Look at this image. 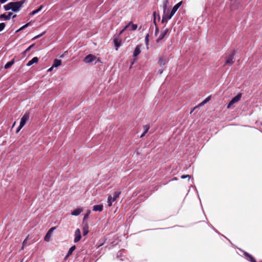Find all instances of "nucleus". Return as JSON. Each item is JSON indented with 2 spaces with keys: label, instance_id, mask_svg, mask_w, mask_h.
<instances>
[{
  "label": "nucleus",
  "instance_id": "c9c22d12",
  "mask_svg": "<svg viewBox=\"0 0 262 262\" xmlns=\"http://www.w3.org/2000/svg\"><path fill=\"white\" fill-rule=\"evenodd\" d=\"M29 238V235H28L26 238L25 239V240L23 241V245H25V244L26 245V243L27 242V241H28Z\"/></svg>",
  "mask_w": 262,
  "mask_h": 262
},
{
  "label": "nucleus",
  "instance_id": "72a5a7b5",
  "mask_svg": "<svg viewBox=\"0 0 262 262\" xmlns=\"http://www.w3.org/2000/svg\"><path fill=\"white\" fill-rule=\"evenodd\" d=\"M186 178H188L189 179L190 178V176L189 175H183V176H181V178L184 179H185Z\"/></svg>",
  "mask_w": 262,
  "mask_h": 262
},
{
  "label": "nucleus",
  "instance_id": "4be33fe9",
  "mask_svg": "<svg viewBox=\"0 0 262 262\" xmlns=\"http://www.w3.org/2000/svg\"><path fill=\"white\" fill-rule=\"evenodd\" d=\"M245 255L246 256V259L251 261V262H256L255 260L254 259V258L251 255H249L248 253L245 252L244 253Z\"/></svg>",
  "mask_w": 262,
  "mask_h": 262
},
{
  "label": "nucleus",
  "instance_id": "37998d69",
  "mask_svg": "<svg viewBox=\"0 0 262 262\" xmlns=\"http://www.w3.org/2000/svg\"><path fill=\"white\" fill-rule=\"evenodd\" d=\"M126 29H124V28L120 32V34L122 33Z\"/></svg>",
  "mask_w": 262,
  "mask_h": 262
},
{
  "label": "nucleus",
  "instance_id": "7c9ffc66",
  "mask_svg": "<svg viewBox=\"0 0 262 262\" xmlns=\"http://www.w3.org/2000/svg\"><path fill=\"white\" fill-rule=\"evenodd\" d=\"M90 213H91V210H88L86 213L84 215L83 219L84 220L86 219L88 217V216H89V215L90 214Z\"/></svg>",
  "mask_w": 262,
  "mask_h": 262
},
{
  "label": "nucleus",
  "instance_id": "a18cd8bd",
  "mask_svg": "<svg viewBox=\"0 0 262 262\" xmlns=\"http://www.w3.org/2000/svg\"><path fill=\"white\" fill-rule=\"evenodd\" d=\"M27 52H26V50L23 52L24 54H25Z\"/></svg>",
  "mask_w": 262,
  "mask_h": 262
},
{
  "label": "nucleus",
  "instance_id": "c756f323",
  "mask_svg": "<svg viewBox=\"0 0 262 262\" xmlns=\"http://www.w3.org/2000/svg\"><path fill=\"white\" fill-rule=\"evenodd\" d=\"M5 26L6 25L5 23H0V31H3L4 29Z\"/></svg>",
  "mask_w": 262,
  "mask_h": 262
},
{
  "label": "nucleus",
  "instance_id": "58836bf2",
  "mask_svg": "<svg viewBox=\"0 0 262 262\" xmlns=\"http://www.w3.org/2000/svg\"><path fill=\"white\" fill-rule=\"evenodd\" d=\"M53 68H54V67H53V66H52V67L51 68H50L48 70V72H51L53 70Z\"/></svg>",
  "mask_w": 262,
  "mask_h": 262
},
{
  "label": "nucleus",
  "instance_id": "39448f33",
  "mask_svg": "<svg viewBox=\"0 0 262 262\" xmlns=\"http://www.w3.org/2000/svg\"><path fill=\"white\" fill-rule=\"evenodd\" d=\"M241 96L242 95L241 94H238L234 98H233L232 100L229 102L227 105V108H230L233 104L239 101L241 99Z\"/></svg>",
  "mask_w": 262,
  "mask_h": 262
},
{
  "label": "nucleus",
  "instance_id": "9d476101",
  "mask_svg": "<svg viewBox=\"0 0 262 262\" xmlns=\"http://www.w3.org/2000/svg\"><path fill=\"white\" fill-rule=\"evenodd\" d=\"M168 30V29L166 28L162 30L160 34L159 35L158 39H157V42L159 41L160 40L162 39L165 35L167 34Z\"/></svg>",
  "mask_w": 262,
  "mask_h": 262
},
{
  "label": "nucleus",
  "instance_id": "ea45409f",
  "mask_svg": "<svg viewBox=\"0 0 262 262\" xmlns=\"http://www.w3.org/2000/svg\"><path fill=\"white\" fill-rule=\"evenodd\" d=\"M158 73H159L160 74H162V73L163 72V69H160L158 70Z\"/></svg>",
  "mask_w": 262,
  "mask_h": 262
},
{
  "label": "nucleus",
  "instance_id": "b1692460",
  "mask_svg": "<svg viewBox=\"0 0 262 262\" xmlns=\"http://www.w3.org/2000/svg\"><path fill=\"white\" fill-rule=\"evenodd\" d=\"M89 233V227L87 225H85L83 227V235H86Z\"/></svg>",
  "mask_w": 262,
  "mask_h": 262
},
{
  "label": "nucleus",
  "instance_id": "ddd939ff",
  "mask_svg": "<svg viewBox=\"0 0 262 262\" xmlns=\"http://www.w3.org/2000/svg\"><path fill=\"white\" fill-rule=\"evenodd\" d=\"M182 4V2L181 1L173 6L172 9L171 10V11L172 12V15H173L175 14V13L177 12L178 9L181 6Z\"/></svg>",
  "mask_w": 262,
  "mask_h": 262
},
{
  "label": "nucleus",
  "instance_id": "bb28decb",
  "mask_svg": "<svg viewBox=\"0 0 262 262\" xmlns=\"http://www.w3.org/2000/svg\"><path fill=\"white\" fill-rule=\"evenodd\" d=\"M30 25V23H28L27 24H26V25H24L23 26H22L21 28H20L17 31V32H18L19 31H21V30H24V29H25L26 28H27V27H28Z\"/></svg>",
  "mask_w": 262,
  "mask_h": 262
},
{
  "label": "nucleus",
  "instance_id": "c03bdc74",
  "mask_svg": "<svg viewBox=\"0 0 262 262\" xmlns=\"http://www.w3.org/2000/svg\"><path fill=\"white\" fill-rule=\"evenodd\" d=\"M153 14H154V17L155 18L156 17V12H154Z\"/></svg>",
  "mask_w": 262,
  "mask_h": 262
},
{
  "label": "nucleus",
  "instance_id": "6ab92c4d",
  "mask_svg": "<svg viewBox=\"0 0 262 262\" xmlns=\"http://www.w3.org/2000/svg\"><path fill=\"white\" fill-rule=\"evenodd\" d=\"M93 211H101L103 210L102 205H96L93 206Z\"/></svg>",
  "mask_w": 262,
  "mask_h": 262
},
{
  "label": "nucleus",
  "instance_id": "49530a36",
  "mask_svg": "<svg viewBox=\"0 0 262 262\" xmlns=\"http://www.w3.org/2000/svg\"><path fill=\"white\" fill-rule=\"evenodd\" d=\"M16 15H14L12 16V17H13V18H14V17H16Z\"/></svg>",
  "mask_w": 262,
  "mask_h": 262
},
{
  "label": "nucleus",
  "instance_id": "2f4dec72",
  "mask_svg": "<svg viewBox=\"0 0 262 262\" xmlns=\"http://www.w3.org/2000/svg\"><path fill=\"white\" fill-rule=\"evenodd\" d=\"M55 229V227H52V228H50L47 232L48 233H49L50 234H52Z\"/></svg>",
  "mask_w": 262,
  "mask_h": 262
},
{
  "label": "nucleus",
  "instance_id": "e433bc0d",
  "mask_svg": "<svg viewBox=\"0 0 262 262\" xmlns=\"http://www.w3.org/2000/svg\"><path fill=\"white\" fill-rule=\"evenodd\" d=\"M22 128H23V127H20V124H19V126H18V127L17 129L16 130V133H18Z\"/></svg>",
  "mask_w": 262,
  "mask_h": 262
},
{
  "label": "nucleus",
  "instance_id": "de8ad7c7",
  "mask_svg": "<svg viewBox=\"0 0 262 262\" xmlns=\"http://www.w3.org/2000/svg\"><path fill=\"white\" fill-rule=\"evenodd\" d=\"M157 32H158V29H157L156 30V34L157 33Z\"/></svg>",
  "mask_w": 262,
  "mask_h": 262
},
{
  "label": "nucleus",
  "instance_id": "0eeeda50",
  "mask_svg": "<svg viewBox=\"0 0 262 262\" xmlns=\"http://www.w3.org/2000/svg\"><path fill=\"white\" fill-rule=\"evenodd\" d=\"M81 238V231L79 229H77L75 231L74 239L75 243L78 242Z\"/></svg>",
  "mask_w": 262,
  "mask_h": 262
},
{
  "label": "nucleus",
  "instance_id": "a19ab883",
  "mask_svg": "<svg viewBox=\"0 0 262 262\" xmlns=\"http://www.w3.org/2000/svg\"><path fill=\"white\" fill-rule=\"evenodd\" d=\"M145 134H144V132H143V133L141 134V135L140 136V138H142V137H143L145 136Z\"/></svg>",
  "mask_w": 262,
  "mask_h": 262
},
{
  "label": "nucleus",
  "instance_id": "dca6fc26",
  "mask_svg": "<svg viewBox=\"0 0 262 262\" xmlns=\"http://www.w3.org/2000/svg\"><path fill=\"white\" fill-rule=\"evenodd\" d=\"M140 53H141V46L138 45L136 46V47L134 50V52L133 53L134 57L137 56Z\"/></svg>",
  "mask_w": 262,
  "mask_h": 262
},
{
  "label": "nucleus",
  "instance_id": "412c9836",
  "mask_svg": "<svg viewBox=\"0 0 262 262\" xmlns=\"http://www.w3.org/2000/svg\"><path fill=\"white\" fill-rule=\"evenodd\" d=\"M211 99V96L207 97L205 100H204L202 102H201L199 105H198V107L202 106L205 104L209 102Z\"/></svg>",
  "mask_w": 262,
  "mask_h": 262
},
{
  "label": "nucleus",
  "instance_id": "9b49d317",
  "mask_svg": "<svg viewBox=\"0 0 262 262\" xmlns=\"http://www.w3.org/2000/svg\"><path fill=\"white\" fill-rule=\"evenodd\" d=\"M83 211L82 208H77L74 209L72 212L71 215L74 216L79 215Z\"/></svg>",
  "mask_w": 262,
  "mask_h": 262
},
{
  "label": "nucleus",
  "instance_id": "f257e3e1",
  "mask_svg": "<svg viewBox=\"0 0 262 262\" xmlns=\"http://www.w3.org/2000/svg\"><path fill=\"white\" fill-rule=\"evenodd\" d=\"M163 10L162 23H164L170 19L173 16L171 9L169 8V2L167 0H165L163 3Z\"/></svg>",
  "mask_w": 262,
  "mask_h": 262
},
{
  "label": "nucleus",
  "instance_id": "5701e85b",
  "mask_svg": "<svg viewBox=\"0 0 262 262\" xmlns=\"http://www.w3.org/2000/svg\"><path fill=\"white\" fill-rule=\"evenodd\" d=\"M75 249H76V246H72L69 249V251L68 252L67 255H66V257H68V256L71 255L72 254L73 252L75 250Z\"/></svg>",
  "mask_w": 262,
  "mask_h": 262
},
{
  "label": "nucleus",
  "instance_id": "cd10ccee",
  "mask_svg": "<svg viewBox=\"0 0 262 262\" xmlns=\"http://www.w3.org/2000/svg\"><path fill=\"white\" fill-rule=\"evenodd\" d=\"M143 129H144V134H146L149 129V125H145L143 126Z\"/></svg>",
  "mask_w": 262,
  "mask_h": 262
},
{
  "label": "nucleus",
  "instance_id": "aec40b11",
  "mask_svg": "<svg viewBox=\"0 0 262 262\" xmlns=\"http://www.w3.org/2000/svg\"><path fill=\"white\" fill-rule=\"evenodd\" d=\"M43 8V5H41L39 6V7L36 9V10H35L34 11H33L32 12H31L29 15L30 16H33V15H34L35 14H37V13H38L39 12H40L42 9Z\"/></svg>",
  "mask_w": 262,
  "mask_h": 262
},
{
  "label": "nucleus",
  "instance_id": "a878e982",
  "mask_svg": "<svg viewBox=\"0 0 262 262\" xmlns=\"http://www.w3.org/2000/svg\"><path fill=\"white\" fill-rule=\"evenodd\" d=\"M51 235L52 234H50L47 232L45 236V241L46 242H49L51 239Z\"/></svg>",
  "mask_w": 262,
  "mask_h": 262
},
{
  "label": "nucleus",
  "instance_id": "f8f14e48",
  "mask_svg": "<svg viewBox=\"0 0 262 262\" xmlns=\"http://www.w3.org/2000/svg\"><path fill=\"white\" fill-rule=\"evenodd\" d=\"M182 4V2L181 1L173 6L172 9L171 10V11L172 12V15H173L175 14V13L177 12L178 9L181 6Z\"/></svg>",
  "mask_w": 262,
  "mask_h": 262
},
{
  "label": "nucleus",
  "instance_id": "423d86ee",
  "mask_svg": "<svg viewBox=\"0 0 262 262\" xmlns=\"http://www.w3.org/2000/svg\"><path fill=\"white\" fill-rule=\"evenodd\" d=\"M96 59V57L92 54H89L84 59L83 61L86 63H90Z\"/></svg>",
  "mask_w": 262,
  "mask_h": 262
},
{
  "label": "nucleus",
  "instance_id": "f704fd0d",
  "mask_svg": "<svg viewBox=\"0 0 262 262\" xmlns=\"http://www.w3.org/2000/svg\"><path fill=\"white\" fill-rule=\"evenodd\" d=\"M34 46V45H31L30 46H29L26 50V52H28L29 51H30L32 48Z\"/></svg>",
  "mask_w": 262,
  "mask_h": 262
},
{
  "label": "nucleus",
  "instance_id": "79ce46f5",
  "mask_svg": "<svg viewBox=\"0 0 262 262\" xmlns=\"http://www.w3.org/2000/svg\"><path fill=\"white\" fill-rule=\"evenodd\" d=\"M27 246L25 244V245H22V247H21V249L23 250L24 249V248Z\"/></svg>",
  "mask_w": 262,
  "mask_h": 262
},
{
  "label": "nucleus",
  "instance_id": "20e7f679",
  "mask_svg": "<svg viewBox=\"0 0 262 262\" xmlns=\"http://www.w3.org/2000/svg\"><path fill=\"white\" fill-rule=\"evenodd\" d=\"M30 117V113L26 112L20 119V127H23L26 124V122L28 121Z\"/></svg>",
  "mask_w": 262,
  "mask_h": 262
},
{
  "label": "nucleus",
  "instance_id": "c85d7f7f",
  "mask_svg": "<svg viewBox=\"0 0 262 262\" xmlns=\"http://www.w3.org/2000/svg\"><path fill=\"white\" fill-rule=\"evenodd\" d=\"M114 44H115V46H116V50H118V48L120 46V42H119L118 40H117V39H115L114 40Z\"/></svg>",
  "mask_w": 262,
  "mask_h": 262
},
{
  "label": "nucleus",
  "instance_id": "473e14b6",
  "mask_svg": "<svg viewBox=\"0 0 262 262\" xmlns=\"http://www.w3.org/2000/svg\"><path fill=\"white\" fill-rule=\"evenodd\" d=\"M45 32H44L42 33L41 34H40L35 36L33 39H37V38L41 37V36H42L45 34Z\"/></svg>",
  "mask_w": 262,
  "mask_h": 262
},
{
  "label": "nucleus",
  "instance_id": "4468645a",
  "mask_svg": "<svg viewBox=\"0 0 262 262\" xmlns=\"http://www.w3.org/2000/svg\"><path fill=\"white\" fill-rule=\"evenodd\" d=\"M167 62V59L165 57H161L159 58L158 61V64L160 66L165 65Z\"/></svg>",
  "mask_w": 262,
  "mask_h": 262
},
{
  "label": "nucleus",
  "instance_id": "7ed1b4c3",
  "mask_svg": "<svg viewBox=\"0 0 262 262\" xmlns=\"http://www.w3.org/2000/svg\"><path fill=\"white\" fill-rule=\"evenodd\" d=\"M120 194L121 192L120 191H116L114 193L113 196L109 195L107 201V205L109 207L112 206L113 202H114L117 199L119 198Z\"/></svg>",
  "mask_w": 262,
  "mask_h": 262
},
{
  "label": "nucleus",
  "instance_id": "6e6552de",
  "mask_svg": "<svg viewBox=\"0 0 262 262\" xmlns=\"http://www.w3.org/2000/svg\"><path fill=\"white\" fill-rule=\"evenodd\" d=\"M235 53L234 52L231 54L227 58V60L225 62V64H229L232 65L234 63V56Z\"/></svg>",
  "mask_w": 262,
  "mask_h": 262
},
{
  "label": "nucleus",
  "instance_id": "a211bd4d",
  "mask_svg": "<svg viewBox=\"0 0 262 262\" xmlns=\"http://www.w3.org/2000/svg\"><path fill=\"white\" fill-rule=\"evenodd\" d=\"M38 61V58L37 57H35L33 58L31 60H30L27 64V66L29 67L32 66L33 64L35 63H37Z\"/></svg>",
  "mask_w": 262,
  "mask_h": 262
},
{
  "label": "nucleus",
  "instance_id": "393cba45",
  "mask_svg": "<svg viewBox=\"0 0 262 262\" xmlns=\"http://www.w3.org/2000/svg\"><path fill=\"white\" fill-rule=\"evenodd\" d=\"M14 63V60L8 62L5 66V69H8L11 67Z\"/></svg>",
  "mask_w": 262,
  "mask_h": 262
},
{
  "label": "nucleus",
  "instance_id": "4c0bfd02",
  "mask_svg": "<svg viewBox=\"0 0 262 262\" xmlns=\"http://www.w3.org/2000/svg\"><path fill=\"white\" fill-rule=\"evenodd\" d=\"M145 41H146V44L147 45L148 41V34L145 37Z\"/></svg>",
  "mask_w": 262,
  "mask_h": 262
},
{
  "label": "nucleus",
  "instance_id": "f3484780",
  "mask_svg": "<svg viewBox=\"0 0 262 262\" xmlns=\"http://www.w3.org/2000/svg\"><path fill=\"white\" fill-rule=\"evenodd\" d=\"M62 61L60 59H55L52 64L53 67L57 68L61 65Z\"/></svg>",
  "mask_w": 262,
  "mask_h": 262
},
{
  "label": "nucleus",
  "instance_id": "1a4fd4ad",
  "mask_svg": "<svg viewBox=\"0 0 262 262\" xmlns=\"http://www.w3.org/2000/svg\"><path fill=\"white\" fill-rule=\"evenodd\" d=\"M138 26L136 24H134L130 22L125 27L124 29H128L130 31H135L137 29Z\"/></svg>",
  "mask_w": 262,
  "mask_h": 262
},
{
  "label": "nucleus",
  "instance_id": "f03ea898",
  "mask_svg": "<svg viewBox=\"0 0 262 262\" xmlns=\"http://www.w3.org/2000/svg\"><path fill=\"white\" fill-rule=\"evenodd\" d=\"M25 2L26 0H19L17 2L9 3L4 6V9L6 11L11 10L14 12L18 11Z\"/></svg>",
  "mask_w": 262,
  "mask_h": 262
},
{
  "label": "nucleus",
  "instance_id": "2eb2a0df",
  "mask_svg": "<svg viewBox=\"0 0 262 262\" xmlns=\"http://www.w3.org/2000/svg\"><path fill=\"white\" fill-rule=\"evenodd\" d=\"M12 14H13L11 12H9L8 14H3L0 16V18H3L5 20H9L12 17Z\"/></svg>",
  "mask_w": 262,
  "mask_h": 262
},
{
  "label": "nucleus",
  "instance_id": "09e8293b",
  "mask_svg": "<svg viewBox=\"0 0 262 262\" xmlns=\"http://www.w3.org/2000/svg\"><path fill=\"white\" fill-rule=\"evenodd\" d=\"M20 262H23V261H20Z\"/></svg>",
  "mask_w": 262,
  "mask_h": 262
}]
</instances>
